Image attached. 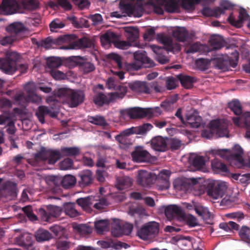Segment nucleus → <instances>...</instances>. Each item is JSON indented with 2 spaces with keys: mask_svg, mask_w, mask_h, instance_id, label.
<instances>
[{
  "mask_svg": "<svg viewBox=\"0 0 250 250\" xmlns=\"http://www.w3.org/2000/svg\"><path fill=\"white\" fill-rule=\"evenodd\" d=\"M170 172L168 170L163 169L159 172L158 175L144 170L138 171L137 182L143 187H148L154 183L156 180H162L166 186H168V179Z\"/></svg>",
  "mask_w": 250,
  "mask_h": 250,
  "instance_id": "1",
  "label": "nucleus"
},
{
  "mask_svg": "<svg viewBox=\"0 0 250 250\" xmlns=\"http://www.w3.org/2000/svg\"><path fill=\"white\" fill-rule=\"evenodd\" d=\"M7 30L10 33V35L5 36L0 40V44L3 46L8 45L21 39L26 28L22 23L15 22L9 25Z\"/></svg>",
  "mask_w": 250,
  "mask_h": 250,
  "instance_id": "2",
  "label": "nucleus"
},
{
  "mask_svg": "<svg viewBox=\"0 0 250 250\" xmlns=\"http://www.w3.org/2000/svg\"><path fill=\"white\" fill-rule=\"evenodd\" d=\"M20 58V55L16 52L7 51L5 57L0 59V69L6 74H13L16 71V62Z\"/></svg>",
  "mask_w": 250,
  "mask_h": 250,
  "instance_id": "3",
  "label": "nucleus"
},
{
  "mask_svg": "<svg viewBox=\"0 0 250 250\" xmlns=\"http://www.w3.org/2000/svg\"><path fill=\"white\" fill-rule=\"evenodd\" d=\"M59 97H66L71 107H76L84 101V94L80 90H74L70 89L62 88L58 92Z\"/></svg>",
  "mask_w": 250,
  "mask_h": 250,
  "instance_id": "4",
  "label": "nucleus"
},
{
  "mask_svg": "<svg viewBox=\"0 0 250 250\" xmlns=\"http://www.w3.org/2000/svg\"><path fill=\"white\" fill-rule=\"evenodd\" d=\"M62 157L61 149L53 150L42 147L35 155L36 161L47 160L49 164L53 165Z\"/></svg>",
  "mask_w": 250,
  "mask_h": 250,
  "instance_id": "5",
  "label": "nucleus"
},
{
  "mask_svg": "<svg viewBox=\"0 0 250 250\" xmlns=\"http://www.w3.org/2000/svg\"><path fill=\"white\" fill-rule=\"evenodd\" d=\"M159 231V224L156 222H150L143 225L137 231L138 236L143 240L155 237Z\"/></svg>",
  "mask_w": 250,
  "mask_h": 250,
  "instance_id": "6",
  "label": "nucleus"
},
{
  "mask_svg": "<svg viewBox=\"0 0 250 250\" xmlns=\"http://www.w3.org/2000/svg\"><path fill=\"white\" fill-rule=\"evenodd\" d=\"M152 128L153 125L151 124L145 123L140 126L132 127L124 130L119 135H117L115 138L116 140L122 143L125 136H128L133 134L144 135Z\"/></svg>",
  "mask_w": 250,
  "mask_h": 250,
  "instance_id": "7",
  "label": "nucleus"
},
{
  "mask_svg": "<svg viewBox=\"0 0 250 250\" xmlns=\"http://www.w3.org/2000/svg\"><path fill=\"white\" fill-rule=\"evenodd\" d=\"M227 188V183L225 182H212L208 184L207 192L208 196L217 199L223 197Z\"/></svg>",
  "mask_w": 250,
  "mask_h": 250,
  "instance_id": "8",
  "label": "nucleus"
},
{
  "mask_svg": "<svg viewBox=\"0 0 250 250\" xmlns=\"http://www.w3.org/2000/svg\"><path fill=\"white\" fill-rule=\"evenodd\" d=\"M134 58L135 62L132 63L131 66L136 70H138L142 67L150 68L154 66V62L147 56L146 51H136L134 54Z\"/></svg>",
  "mask_w": 250,
  "mask_h": 250,
  "instance_id": "9",
  "label": "nucleus"
},
{
  "mask_svg": "<svg viewBox=\"0 0 250 250\" xmlns=\"http://www.w3.org/2000/svg\"><path fill=\"white\" fill-rule=\"evenodd\" d=\"M17 196L16 184L7 181L3 183L0 188V200L5 198L6 201L15 199Z\"/></svg>",
  "mask_w": 250,
  "mask_h": 250,
  "instance_id": "10",
  "label": "nucleus"
},
{
  "mask_svg": "<svg viewBox=\"0 0 250 250\" xmlns=\"http://www.w3.org/2000/svg\"><path fill=\"white\" fill-rule=\"evenodd\" d=\"M75 37L74 34L64 35L60 36L57 38L49 37L38 43V47H43L47 49L51 48L53 44L59 45L65 42H69Z\"/></svg>",
  "mask_w": 250,
  "mask_h": 250,
  "instance_id": "11",
  "label": "nucleus"
},
{
  "mask_svg": "<svg viewBox=\"0 0 250 250\" xmlns=\"http://www.w3.org/2000/svg\"><path fill=\"white\" fill-rule=\"evenodd\" d=\"M62 208L57 206L48 205L46 207V209L40 208L39 209V213L43 221L48 222L52 221L53 218L59 217L62 213Z\"/></svg>",
  "mask_w": 250,
  "mask_h": 250,
  "instance_id": "12",
  "label": "nucleus"
},
{
  "mask_svg": "<svg viewBox=\"0 0 250 250\" xmlns=\"http://www.w3.org/2000/svg\"><path fill=\"white\" fill-rule=\"evenodd\" d=\"M75 37L73 40L66 42L69 43L68 45H63L61 48L63 49H74L85 48H90L92 46V42L87 38H83L76 40L77 36L74 35Z\"/></svg>",
  "mask_w": 250,
  "mask_h": 250,
  "instance_id": "13",
  "label": "nucleus"
},
{
  "mask_svg": "<svg viewBox=\"0 0 250 250\" xmlns=\"http://www.w3.org/2000/svg\"><path fill=\"white\" fill-rule=\"evenodd\" d=\"M131 156L133 161L137 163L150 162L151 158L150 154L140 146L135 147L131 153Z\"/></svg>",
  "mask_w": 250,
  "mask_h": 250,
  "instance_id": "14",
  "label": "nucleus"
},
{
  "mask_svg": "<svg viewBox=\"0 0 250 250\" xmlns=\"http://www.w3.org/2000/svg\"><path fill=\"white\" fill-rule=\"evenodd\" d=\"M149 113V112L146 111V108L140 107H134L121 111V114L122 116L125 117L127 116L130 119H139L146 117V114L148 115Z\"/></svg>",
  "mask_w": 250,
  "mask_h": 250,
  "instance_id": "15",
  "label": "nucleus"
},
{
  "mask_svg": "<svg viewBox=\"0 0 250 250\" xmlns=\"http://www.w3.org/2000/svg\"><path fill=\"white\" fill-rule=\"evenodd\" d=\"M165 213L169 220L174 218L184 219L185 214L182 208L177 205H170L167 206L165 210Z\"/></svg>",
  "mask_w": 250,
  "mask_h": 250,
  "instance_id": "16",
  "label": "nucleus"
},
{
  "mask_svg": "<svg viewBox=\"0 0 250 250\" xmlns=\"http://www.w3.org/2000/svg\"><path fill=\"white\" fill-rule=\"evenodd\" d=\"M19 6L16 0H3L0 6V14L9 15L15 13Z\"/></svg>",
  "mask_w": 250,
  "mask_h": 250,
  "instance_id": "17",
  "label": "nucleus"
},
{
  "mask_svg": "<svg viewBox=\"0 0 250 250\" xmlns=\"http://www.w3.org/2000/svg\"><path fill=\"white\" fill-rule=\"evenodd\" d=\"M168 143L166 138L158 136L151 140V146L156 151L165 152L168 149Z\"/></svg>",
  "mask_w": 250,
  "mask_h": 250,
  "instance_id": "18",
  "label": "nucleus"
},
{
  "mask_svg": "<svg viewBox=\"0 0 250 250\" xmlns=\"http://www.w3.org/2000/svg\"><path fill=\"white\" fill-rule=\"evenodd\" d=\"M189 163L196 170L204 171L206 168L205 158L196 154H191L188 159Z\"/></svg>",
  "mask_w": 250,
  "mask_h": 250,
  "instance_id": "19",
  "label": "nucleus"
},
{
  "mask_svg": "<svg viewBox=\"0 0 250 250\" xmlns=\"http://www.w3.org/2000/svg\"><path fill=\"white\" fill-rule=\"evenodd\" d=\"M133 229V225L129 223L116 224V227L112 229V233L116 237H119L122 235L130 234Z\"/></svg>",
  "mask_w": 250,
  "mask_h": 250,
  "instance_id": "20",
  "label": "nucleus"
},
{
  "mask_svg": "<svg viewBox=\"0 0 250 250\" xmlns=\"http://www.w3.org/2000/svg\"><path fill=\"white\" fill-rule=\"evenodd\" d=\"M248 17L249 15L246 10L244 8H242L240 10L238 20H235L232 13H231L228 17V21L231 25L237 28H240L242 26L244 20H246Z\"/></svg>",
  "mask_w": 250,
  "mask_h": 250,
  "instance_id": "21",
  "label": "nucleus"
},
{
  "mask_svg": "<svg viewBox=\"0 0 250 250\" xmlns=\"http://www.w3.org/2000/svg\"><path fill=\"white\" fill-rule=\"evenodd\" d=\"M173 36L179 42H185L192 39L193 33H189L185 27H178L173 31Z\"/></svg>",
  "mask_w": 250,
  "mask_h": 250,
  "instance_id": "22",
  "label": "nucleus"
},
{
  "mask_svg": "<svg viewBox=\"0 0 250 250\" xmlns=\"http://www.w3.org/2000/svg\"><path fill=\"white\" fill-rule=\"evenodd\" d=\"M78 177L80 178L79 183L81 187L88 186L93 182V173L90 170L86 169L80 171L78 174Z\"/></svg>",
  "mask_w": 250,
  "mask_h": 250,
  "instance_id": "23",
  "label": "nucleus"
},
{
  "mask_svg": "<svg viewBox=\"0 0 250 250\" xmlns=\"http://www.w3.org/2000/svg\"><path fill=\"white\" fill-rule=\"evenodd\" d=\"M209 126L214 128L215 137H222L228 134V130L225 125H222L218 120H212L209 123Z\"/></svg>",
  "mask_w": 250,
  "mask_h": 250,
  "instance_id": "24",
  "label": "nucleus"
},
{
  "mask_svg": "<svg viewBox=\"0 0 250 250\" xmlns=\"http://www.w3.org/2000/svg\"><path fill=\"white\" fill-rule=\"evenodd\" d=\"M128 86L134 92L149 94V85L145 82H133L128 83Z\"/></svg>",
  "mask_w": 250,
  "mask_h": 250,
  "instance_id": "25",
  "label": "nucleus"
},
{
  "mask_svg": "<svg viewBox=\"0 0 250 250\" xmlns=\"http://www.w3.org/2000/svg\"><path fill=\"white\" fill-rule=\"evenodd\" d=\"M15 242L18 245L28 249L32 245V236L29 233H23L15 238Z\"/></svg>",
  "mask_w": 250,
  "mask_h": 250,
  "instance_id": "26",
  "label": "nucleus"
},
{
  "mask_svg": "<svg viewBox=\"0 0 250 250\" xmlns=\"http://www.w3.org/2000/svg\"><path fill=\"white\" fill-rule=\"evenodd\" d=\"M174 188L178 190L187 191L191 187V180L187 178H178L173 182Z\"/></svg>",
  "mask_w": 250,
  "mask_h": 250,
  "instance_id": "27",
  "label": "nucleus"
},
{
  "mask_svg": "<svg viewBox=\"0 0 250 250\" xmlns=\"http://www.w3.org/2000/svg\"><path fill=\"white\" fill-rule=\"evenodd\" d=\"M177 78L180 82L181 85L187 89L191 88L193 86V83L196 82L195 77L183 74L177 75Z\"/></svg>",
  "mask_w": 250,
  "mask_h": 250,
  "instance_id": "28",
  "label": "nucleus"
},
{
  "mask_svg": "<svg viewBox=\"0 0 250 250\" xmlns=\"http://www.w3.org/2000/svg\"><path fill=\"white\" fill-rule=\"evenodd\" d=\"M80 69L84 74H88L93 71L95 69L94 64L90 62L87 61L83 58H80L77 61Z\"/></svg>",
  "mask_w": 250,
  "mask_h": 250,
  "instance_id": "29",
  "label": "nucleus"
},
{
  "mask_svg": "<svg viewBox=\"0 0 250 250\" xmlns=\"http://www.w3.org/2000/svg\"><path fill=\"white\" fill-rule=\"evenodd\" d=\"M212 62L215 68L223 70L228 69L229 62L227 61V55L215 58L212 59Z\"/></svg>",
  "mask_w": 250,
  "mask_h": 250,
  "instance_id": "30",
  "label": "nucleus"
},
{
  "mask_svg": "<svg viewBox=\"0 0 250 250\" xmlns=\"http://www.w3.org/2000/svg\"><path fill=\"white\" fill-rule=\"evenodd\" d=\"M116 187L120 190H124L131 187L132 182L128 176H120L117 178Z\"/></svg>",
  "mask_w": 250,
  "mask_h": 250,
  "instance_id": "31",
  "label": "nucleus"
},
{
  "mask_svg": "<svg viewBox=\"0 0 250 250\" xmlns=\"http://www.w3.org/2000/svg\"><path fill=\"white\" fill-rule=\"evenodd\" d=\"M243 154V151L242 147L239 145H235L232 148L230 158L242 164L244 162Z\"/></svg>",
  "mask_w": 250,
  "mask_h": 250,
  "instance_id": "32",
  "label": "nucleus"
},
{
  "mask_svg": "<svg viewBox=\"0 0 250 250\" xmlns=\"http://www.w3.org/2000/svg\"><path fill=\"white\" fill-rule=\"evenodd\" d=\"M117 39V36L114 32L107 31L101 36V42L103 46L110 44L111 43L114 44Z\"/></svg>",
  "mask_w": 250,
  "mask_h": 250,
  "instance_id": "33",
  "label": "nucleus"
},
{
  "mask_svg": "<svg viewBox=\"0 0 250 250\" xmlns=\"http://www.w3.org/2000/svg\"><path fill=\"white\" fill-rule=\"evenodd\" d=\"M156 38L158 42L166 46L167 50H173V42L171 37L162 33L158 34Z\"/></svg>",
  "mask_w": 250,
  "mask_h": 250,
  "instance_id": "34",
  "label": "nucleus"
},
{
  "mask_svg": "<svg viewBox=\"0 0 250 250\" xmlns=\"http://www.w3.org/2000/svg\"><path fill=\"white\" fill-rule=\"evenodd\" d=\"M61 151L63 157H74L79 155L81 152V149L79 147H62Z\"/></svg>",
  "mask_w": 250,
  "mask_h": 250,
  "instance_id": "35",
  "label": "nucleus"
},
{
  "mask_svg": "<svg viewBox=\"0 0 250 250\" xmlns=\"http://www.w3.org/2000/svg\"><path fill=\"white\" fill-rule=\"evenodd\" d=\"M125 35L129 42H134L137 41L139 36V30L133 27H126L125 28Z\"/></svg>",
  "mask_w": 250,
  "mask_h": 250,
  "instance_id": "36",
  "label": "nucleus"
},
{
  "mask_svg": "<svg viewBox=\"0 0 250 250\" xmlns=\"http://www.w3.org/2000/svg\"><path fill=\"white\" fill-rule=\"evenodd\" d=\"M109 95V98L102 93H99L94 96V102L96 104L100 106L104 104H107L112 100H114V99H111V93Z\"/></svg>",
  "mask_w": 250,
  "mask_h": 250,
  "instance_id": "37",
  "label": "nucleus"
},
{
  "mask_svg": "<svg viewBox=\"0 0 250 250\" xmlns=\"http://www.w3.org/2000/svg\"><path fill=\"white\" fill-rule=\"evenodd\" d=\"M164 5L166 11L168 13L179 12V1L177 0H168Z\"/></svg>",
  "mask_w": 250,
  "mask_h": 250,
  "instance_id": "38",
  "label": "nucleus"
},
{
  "mask_svg": "<svg viewBox=\"0 0 250 250\" xmlns=\"http://www.w3.org/2000/svg\"><path fill=\"white\" fill-rule=\"evenodd\" d=\"M35 237L38 242H42L49 240L52 238V236L48 230L39 229L35 233Z\"/></svg>",
  "mask_w": 250,
  "mask_h": 250,
  "instance_id": "39",
  "label": "nucleus"
},
{
  "mask_svg": "<svg viewBox=\"0 0 250 250\" xmlns=\"http://www.w3.org/2000/svg\"><path fill=\"white\" fill-rule=\"evenodd\" d=\"M209 43L212 49L218 50L224 46L225 41L219 36H212L209 40Z\"/></svg>",
  "mask_w": 250,
  "mask_h": 250,
  "instance_id": "40",
  "label": "nucleus"
},
{
  "mask_svg": "<svg viewBox=\"0 0 250 250\" xmlns=\"http://www.w3.org/2000/svg\"><path fill=\"white\" fill-rule=\"evenodd\" d=\"M187 123L191 127L198 128L200 127L202 123V118L199 116L191 114L187 116Z\"/></svg>",
  "mask_w": 250,
  "mask_h": 250,
  "instance_id": "41",
  "label": "nucleus"
},
{
  "mask_svg": "<svg viewBox=\"0 0 250 250\" xmlns=\"http://www.w3.org/2000/svg\"><path fill=\"white\" fill-rule=\"evenodd\" d=\"M211 164L212 170L215 172H228V170L227 166L217 159H215L212 161Z\"/></svg>",
  "mask_w": 250,
  "mask_h": 250,
  "instance_id": "42",
  "label": "nucleus"
},
{
  "mask_svg": "<svg viewBox=\"0 0 250 250\" xmlns=\"http://www.w3.org/2000/svg\"><path fill=\"white\" fill-rule=\"evenodd\" d=\"M92 196H87L84 198H80L76 200V203L84 209H87L90 208L94 201Z\"/></svg>",
  "mask_w": 250,
  "mask_h": 250,
  "instance_id": "43",
  "label": "nucleus"
},
{
  "mask_svg": "<svg viewBox=\"0 0 250 250\" xmlns=\"http://www.w3.org/2000/svg\"><path fill=\"white\" fill-rule=\"evenodd\" d=\"M228 107L237 116L242 113V106L240 102L237 100H233L228 103Z\"/></svg>",
  "mask_w": 250,
  "mask_h": 250,
  "instance_id": "44",
  "label": "nucleus"
},
{
  "mask_svg": "<svg viewBox=\"0 0 250 250\" xmlns=\"http://www.w3.org/2000/svg\"><path fill=\"white\" fill-rule=\"evenodd\" d=\"M76 183V179L75 177L71 175H65L61 181L62 187L65 189L72 188L75 185Z\"/></svg>",
  "mask_w": 250,
  "mask_h": 250,
  "instance_id": "45",
  "label": "nucleus"
},
{
  "mask_svg": "<svg viewBox=\"0 0 250 250\" xmlns=\"http://www.w3.org/2000/svg\"><path fill=\"white\" fill-rule=\"evenodd\" d=\"M87 120L89 123L97 125L105 126L107 125L105 118L102 116H88Z\"/></svg>",
  "mask_w": 250,
  "mask_h": 250,
  "instance_id": "46",
  "label": "nucleus"
},
{
  "mask_svg": "<svg viewBox=\"0 0 250 250\" xmlns=\"http://www.w3.org/2000/svg\"><path fill=\"white\" fill-rule=\"evenodd\" d=\"M64 210L65 214L70 217H75L79 215L78 211L75 209L74 203H67L64 205Z\"/></svg>",
  "mask_w": 250,
  "mask_h": 250,
  "instance_id": "47",
  "label": "nucleus"
},
{
  "mask_svg": "<svg viewBox=\"0 0 250 250\" xmlns=\"http://www.w3.org/2000/svg\"><path fill=\"white\" fill-rule=\"evenodd\" d=\"M133 4L132 3L128 2L127 0H121L119 7L121 10L130 15L133 14Z\"/></svg>",
  "mask_w": 250,
  "mask_h": 250,
  "instance_id": "48",
  "label": "nucleus"
},
{
  "mask_svg": "<svg viewBox=\"0 0 250 250\" xmlns=\"http://www.w3.org/2000/svg\"><path fill=\"white\" fill-rule=\"evenodd\" d=\"M48 113H49V109L45 106L41 105L38 108L36 115L39 121L42 124H43L45 122L44 117L48 115Z\"/></svg>",
  "mask_w": 250,
  "mask_h": 250,
  "instance_id": "49",
  "label": "nucleus"
},
{
  "mask_svg": "<svg viewBox=\"0 0 250 250\" xmlns=\"http://www.w3.org/2000/svg\"><path fill=\"white\" fill-rule=\"evenodd\" d=\"M62 64V60L58 57H50L46 60L47 67L52 69H56Z\"/></svg>",
  "mask_w": 250,
  "mask_h": 250,
  "instance_id": "50",
  "label": "nucleus"
},
{
  "mask_svg": "<svg viewBox=\"0 0 250 250\" xmlns=\"http://www.w3.org/2000/svg\"><path fill=\"white\" fill-rule=\"evenodd\" d=\"M152 48L154 52L156 54L155 58L158 62L161 64H166L169 62V60L167 57L162 54V49L161 48L152 45Z\"/></svg>",
  "mask_w": 250,
  "mask_h": 250,
  "instance_id": "51",
  "label": "nucleus"
},
{
  "mask_svg": "<svg viewBox=\"0 0 250 250\" xmlns=\"http://www.w3.org/2000/svg\"><path fill=\"white\" fill-rule=\"evenodd\" d=\"M144 12V1L143 0H137L133 4V14L138 17H141Z\"/></svg>",
  "mask_w": 250,
  "mask_h": 250,
  "instance_id": "52",
  "label": "nucleus"
},
{
  "mask_svg": "<svg viewBox=\"0 0 250 250\" xmlns=\"http://www.w3.org/2000/svg\"><path fill=\"white\" fill-rule=\"evenodd\" d=\"M250 228L243 226L239 231V235L241 239L248 243H250Z\"/></svg>",
  "mask_w": 250,
  "mask_h": 250,
  "instance_id": "53",
  "label": "nucleus"
},
{
  "mask_svg": "<svg viewBox=\"0 0 250 250\" xmlns=\"http://www.w3.org/2000/svg\"><path fill=\"white\" fill-rule=\"evenodd\" d=\"M109 222L107 220H100L95 223V228L97 232L101 233L106 230L108 228Z\"/></svg>",
  "mask_w": 250,
  "mask_h": 250,
  "instance_id": "54",
  "label": "nucleus"
},
{
  "mask_svg": "<svg viewBox=\"0 0 250 250\" xmlns=\"http://www.w3.org/2000/svg\"><path fill=\"white\" fill-rule=\"evenodd\" d=\"M28 94L26 97V100L35 103H39L41 101V98L39 96L34 90L26 88Z\"/></svg>",
  "mask_w": 250,
  "mask_h": 250,
  "instance_id": "55",
  "label": "nucleus"
},
{
  "mask_svg": "<svg viewBox=\"0 0 250 250\" xmlns=\"http://www.w3.org/2000/svg\"><path fill=\"white\" fill-rule=\"evenodd\" d=\"M107 58V59L110 60L112 62L116 63L117 65L118 68L119 69L122 68V57L121 56L116 53H112L108 54Z\"/></svg>",
  "mask_w": 250,
  "mask_h": 250,
  "instance_id": "56",
  "label": "nucleus"
},
{
  "mask_svg": "<svg viewBox=\"0 0 250 250\" xmlns=\"http://www.w3.org/2000/svg\"><path fill=\"white\" fill-rule=\"evenodd\" d=\"M65 23L59 19H56L51 22L49 27L51 32H57V29L62 28Z\"/></svg>",
  "mask_w": 250,
  "mask_h": 250,
  "instance_id": "57",
  "label": "nucleus"
},
{
  "mask_svg": "<svg viewBox=\"0 0 250 250\" xmlns=\"http://www.w3.org/2000/svg\"><path fill=\"white\" fill-rule=\"evenodd\" d=\"M117 88L119 89L120 92H116L114 93H111V99H117L118 98H122L126 94L127 91L126 86L123 85L118 86Z\"/></svg>",
  "mask_w": 250,
  "mask_h": 250,
  "instance_id": "58",
  "label": "nucleus"
},
{
  "mask_svg": "<svg viewBox=\"0 0 250 250\" xmlns=\"http://www.w3.org/2000/svg\"><path fill=\"white\" fill-rule=\"evenodd\" d=\"M57 249L59 250H68L71 246V243L67 240L59 239L56 243Z\"/></svg>",
  "mask_w": 250,
  "mask_h": 250,
  "instance_id": "59",
  "label": "nucleus"
},
{
  "mask_svg": "<svg viewBox=\"0 0 250 250\" xmlns=\"http://www.w3.org/2000/svg\"><path fill=\"white\" fill-rule=\"evenodd\" d=\"M233 57L234 58H232L231 57H229L227 56V61L229 62L228 64V69L230 67L235 68L237 65L239 60L238 53H234L233 54Z\"/></svg>",
  "mask_w": 250,
  "mask_h": 250,
  "instance_id": "60",
  "label": "nucleus"
},
{
  "mask_svg": "<svg viewBox=\"0 0 250 250\" xmlns=\"http://www.w3.org/2000/svg\"><path fill=\"white\" fill-rule=\"evenodd\" d=\"M170 148L171 150H176L179 149L181 146L182 142L180 140L175 138L171 139L168 142Z\"/></svg>",
  "mask_w": 250,
  "mask_h": 250,
  "instance_id": "61",
  "label": "nucleus"
},
{
  "mask_svg": "<svg viewBox=\"0 0 250 250\" xmlns=\"http://www.w3.org/2000/svg\"><path fill=\"white\" fill-rule=\"evenodd\" d=\"M148 85H149V93H150L152 90H154L157 93L161 92L164 90L163 87L157 82H152L148 83Z\"/></svg>",
  "mask_w": 250,
  "mask_h": 250,
  "instance_id": "62",
  "label": "nucleus"
},
{
  "mask_svg": "<svg viewBox=\"0 0 250 250\" xmlns=\"http://www.w3.org/2000/svg\"><path fill=\"white\" fill-rule=\"evenodd\" d=\"M73 163L72 160L67 158L60 163V167L62 170H67L72 167Z\"/></svg>",
  "mask_w": 250,
  "mask_h": 250,
  "instance_id": "63",
  "label": "nucleus"
},
{
  "mask_svg": "<svg viewBox=\"0 0 250 250\" xmlns=\"http://www.w3.org/2000/svg\"><path fill=\"white\" fill-rule=\"evenodd\" d=\"M77 230L83 234H89L92 231V229L86 225L81 224L76 227Z\"/></svg>",
  "mask_w": 250,
  "mask_h": 250,
  "instance_id": "64",
  "label": "nucleus"
}]
</instances>
